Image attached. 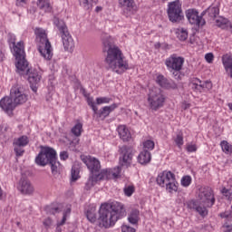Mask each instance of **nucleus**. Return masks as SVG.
Segmentation results:
<instances>
[{
    "mask_svg": "<svg viewBox=\"0 0 232 232\" xmlns=\"http://www.w3.org/2000/svg\"><path fill=\"white\" fill-rule=\"evenodd\" d=\"M103 52L105 55V64L108 70H111L115 73H124L126 70H130V65L124 58L122 51L113 44V39L111 36H106L102 39Z\"/></svg>",
    "mask_w": 232,
    "mask_h": 232,
    "instance_id": "1",
    "label": "nucleus"
},
{
    "mask_svg": "<svg viewBox=\"0 0 232 232\" xmlns=\"http://www.w3.org/2000/svg\"><path fill=\"white\" fill-rule=\"evenodd\" d=\"M14 55L16 60V70L20 75H27L28 82L34 86V84H39L41 82V74L34 69L28 67V61H26V54L24 53V43L18 42L15 44V41L13 42Z\"/></svg>",
    "mask_w": 232,
    "mask_h": 232,
    "instance_id": "2",
    "label": "nucleus"
},
{
    "mask_svg": "<svg viewBox=\"0 0 232 232\" xmlns=\"http://www.w3.org/2000/svg\"><path fill=\"white\" fill-rule=\"evenodd\" d=\"M124 215H126V209L120 202L113 201L111 204L102 205L99 210V225L105 228L111 227Z\"/></svg>",
    "mask_w": 232,
    "mask_h": 232,
    "instance_id": "3",
    "label": "nucleus"
},
{
    "mask_svg": "<svg viewBox=\"0 0 232 232\" xmlns=\"http://www.w3.org/2000/svg\"><path fill=\"white\" fill-rule=\"evenodd\" d=\"M200 201L190 199L187 201V208L198 213L200 217H208V208L215 204V196L210 187H201L198 195Z\"/></svg>",
    "mask_w": 232,
    "mask_h": 232,
    "instance_id": "4",
    "label": "nucleus"
},
{
    "mask_svg": "<svg viewBox=\"0 0 232 232\" xmlns=\"http://www.w3.org/2000/svg\"><path fill=\"white\" fill-rule=\"evenodd\" d=\"M38 166H46L50 164L53 175H57L63 170V165L57 160V152L50 147L43 148L35 158Z\"/></svg>",
    "mask_w": 232,
    "mask_h": 232,
    "instance_id": "5",
    "label": "nucleus"
},
{
    "mask_svg": "<svg viewBox=\"0 0 232 232\" xmlns=\"http://www.w3.org/2000/svg\"><path fill=\"white\" fill-rule=\"evenodd\" d=\"M37 41H39L38 52L45 61H52L53 57V50L52 49V44L48 40L46 31L43 28H36L34 30Z\"/></svg>",
    "mask_w": 232,
    "mask_h": 232,
    "instance_id": "6",
    "label": "nucleus"
},
{
    "mask_svg": "<svg viewBox=\"0 0 232 232\" xmlns=\"http://www.w3.org/2000/svg\"><path fill=\"white\" fill-rule=\"evenodd\" d=\"M54 24L57 26L61 34L64 51L72 53V52H73V48H75V44L73 43V38H72V35L68 31L66 24H64V21L59 20V18H54Z\"/></svg>",
    "mask_w": 232,
    "mask_h": 232,
    "instance_id": "7",
    "label": "nucleus"
},
{
    "mask_svg": "<svg viewBox=\"0 0 232 232\" xmlns=\"http://www.w3.org/2000/svg\"><path fill=\"white\" fill-rule=\"evenodd\" d=\"M121 173V167H118L117 171L113 172L110 169H102L100 174H91L87 182L85 183L86 191H90L91 188L97 184L98 180L109 179L113 177V179H117L119 174Z\"/></svg>",
    "mask_w": 232,
    "mask_h": 232,
    "instance_id": "8",
    "label": "nucleus"
},
{
    "mask_svg": "<svg viewBox=\"0 0 232 232\" xmlns=\"http://www.w3.org/2000/svg\"><path fill=\"white\" fill-rule=\"evenodd\" d=\"M157 184L161 188H166L171 193V191H178L179 182L175 179V174L171 171H163L159 174L157 179Z\"/></svg>",
    "mask_w": 232,
    "mask_h": 232,
    "instance_id": "9",
    "label": "nucleus"
},
{
    "mask_svg": "<svg viewBox=\"0 0 232 232\" xmlns=\"http://www.w3.org/2000/svg\"><path fill=\"white\" fill-rule=\"evenodd\" d=\"M148 102L150 110L157 111V110H160V108L164 106V102H166V96L162 94V91L160 89L154 87L150 91Z\"/></svg>",
    "mask_w": 232,
    "mask_h": 232,
    "instance_id": "10",
    "label": "nucleus"
},
{
    "mask_svg": "<svg viewBox=\"0 0 232 232\" xmlns=\"http://www.w3.org/2000/svg\"><path fill=\"white\" fill-rule=\"evenodd\" d=\"M167 14L170 23H180V21L184 19V13L182 12V4H180V0L169 3Z\"/></svg>",
    "mask_w": 232,
    "mask_h": 232,
    "instance_id": "11",
    "label": "nucleus"
},
{
    "mask_svg": "<svg viewBox=\"0 0 232 232\" xmlns=\"http://www.w3.org/2000/svg\"><path fill=\"white\" fill-rule=\"evenodd\" d=\"M10 97L16 106L24 104L28 101V96L24 93V89L20 84H14L10 90Z\"/></svg>",
    "mask_w": 232,
    "mask_h": 232,
    "instance_id": "12",
    "label": "nucleus"
},
{
    "mask_svg": "<svg viewBox=\"0 0 232 232\" xmlns=\"http://www.w3.org/2000/svg\"><path fill=\"white\" fill-rule=\"evenodd\" d=\"M121 166H130L133 159V148L131 146L123 145L119 149Z\"/></svg>",
    "mask_w": 232,
    "mask_h": 232,
    "instance_id": "13",
    "label": "nucleus"
},
{
    "mask_svg": "<svg viewBox=\"0 0 232 232\" xmlns=\"http://www.w3.org/2000/svg\"><path fill=\"white\" fill-rule=\"evenodd\" d=\"M165 64L169 70L180 72L184 66V57L172 54L166 59Z\"/></svg>",
    "mask_w": 232,
    "mask_h": 232,
    "instance_id": "14",
    "label": "nucleus"
},
{
    "mask_svg": "<svg viewBox=\"0 0 232 232\" xmlns=\"http://www.w3.org/2000/svg\"><path fill=\"white\" fill-rule=\"evenodd\" d=\"M83 164H85L91 171V175H99V171H101V161H99L96 158L82 156L81 157Z\"/></svg>",
    "mask_w": 232,
    "mask_h": 232,
    "instance_id": "15",
    "label": "nucleus"
},
{
    "mask_svg": "<svg viewBox=\"0 0 232 232\" xmlns=\"http://www.w3.org/2000/svg\"><path fill=\"white\" fill-rule=\"evenodd\" d=\"M187 19L190 23V24H194L195 26H204L206 24V20L202 18V16L198 15V11L195 9H188L186 12Z\"/></svg>",
    "mask_w": 232,
    "mask_h": 232,
    "instance_id": "16",
    "label": "nucleus"
},
{
    "mask_svg": "<svg viewBox=\"0 0 232 232\" xmlns=\"http://www.w3.org/2000/svg\"><path fill=\"white\" fill-rule=\"evenodd\" d=\"M118 108V105L116 103H113L110 106H105L102 108L100 111L99 109L96 108V111L93 112V117L96 118V121H104L111 111L116 110Z\"/></svg>",
    "mask_w": 232,
    "mask_h": 232,
    "instance_id": "17",
    "label": "nucleus"
},
{
    "mask_svg": "<svg viewBox=\"0 0 232 232\" xmlns=\"http://www.w3.org/2000/svg\"><path fill=\"white\" fill-rule=\"evenodd\" d=\"M18 191L22 193V195H32L34 193V186L30 179L26 178H21L17 186Z\"/></svg>",
    "mask_w": 232,
    "mask_h": 232,
    "instance_id": "18",
    "label": "nucleus"
},
{
    "mask_svg": "<svg viewBox=\"0 0 232 232\" xmlns=\"http://www.w3.org/2000/svg\"><path fill=\"white\" fill-rule=\"evenodd\" d=\"M0 107L5 113H12L17 107L12 97L5 96L0 101Z\"/></svg>",
    "mask_w": 232,
    "mask_h": 232,
    "instance_id": "19",
    "label": "nucleus"
},
{
    "mask_svg": "<svg viewBox=\"0 0 232 232\" xmlns=\"http://www.w3.org/2000/svg\"><path fill=\"white\" fill-rule=\"evenodd\" d=\"M156 82L161 88H165V90H177L178 85L175 82L171 80H168V78L164 77V75H159L156 79Z\"/></svg>",
    "mask_w": 232,
    "mask_h": 232,
    "instance_id": "20",
    "label": "nucleus"
},
{
    "mask_svg": "<svg viewBox=\"0 0 232 232\" xmlns=\"http://www.w3.org/2000/svg\"><path fill=\"white\" fill-rule=\"evenodd\" d=\"M222 64L230 79H232V54L226 53L221 57Z\"/></svg>",
    "mask_w": 232,
    "mask_h": 232,
    "instance_id": "21",
    "label": "nucleus"
},
{
    "mask_svg": "<svg viewBox=\"0 0 232 232\" xmlns=\"http://www.w3.org/2000/svg\"><path fill=\"white\" fill-rule=\"evenodd\" d=\"M118 133L120 135V139L123 142H129V140H131V133H130V130L128 128H126V125H120L118 127Z\"/></svg>",
    "mask_w": 232,
    "mask_h": 232,
    "instance_id": "22",
    "label": "nucleus"
},
{
    "mask_svg": "<svg viewBox=\"0 0 232 232\" xmlns=\"http://www.w3.org/2000/svg\"><path fill=\"white\" fill-rule=\"evenodd\" d=\"M138 162L141 165L150 164L151 162V152L143 150L138 156Z\"/></svg>",
    "mask_w": 232,
    "mask_h": 232,
    "instance_id": "23",
    "label": "nucleus"
},
{
    "mask_svg": "<svg viewBox=\"0 0 232 232\" xmlns=\"http://www.w3.org/2000/svg\"><path fill=\"white\" fill-rule=\"evenodd\" d=\"M216 24L222 30H231L232 32V24L227 18L219 16L218 19H216Z\"/></svg>",
    "mask_w": 232,
    "mask_h": 232,
    "instance_id": "24",
    "label": "nucleus"
},
{
    "mask_svg": "<svg viewBox=\"0 0 232 232\" xmlns=\"http://www.w3.org/2000/svg\"><path fill=\"white\" fill-rule=\"evenodd\" d=\"M86 218L89 220V222H92V224L96 222L97 221V208L95 207L89 208L86 212Z\"/></svg>",
    "mask_w": 232,
    "mask_h": 232,
    "instance_id": "25",
    "label": "nucleus"
},
{
    "mask_svg": "<svg viewBox=\"0 0 232 232\" xmlns=\"http://www.w3.org/2000/svg\"><path fill=\"white\" fill-rule=\"evenodd\" d=\"M29 142H30V140L27 138V136L24 135V136L19 137L18 139H14L13 145L24 148V146H28Z\"/></svg>",
    "mask_w": 232,
    "mask_h": 232,
    "instance_id": "26",
    "label": "nucleus"
},
{
    "mask_svg": "<svg viewBox=\"0 0 232 232\" xmlns=\"http://www.w3.org/2000/svg\"><path fill=\"white\" fill-rule=\"evenodd\" d=\"M119 5L129 12L135 8V2L133 0H119Z\"/></svg>",
    "mask_w": 232,
    "mask_h": 232,
    "instance_id": "27",
    "label": "nucleus"
},
{
    "mask_svg": "<svg viewBox=\"0 0 232 232\" xmlns=\"http://www.w3.org/2000/svg\"><path fill=\"white\" fill-rule=\"evenodd\" d=\"M140 215V212L138 209H132L128 218L130 224H138Z\"/></svg>",
    "mask_w": 232,
    "mask_h": 232,
    "instance_id": "28",
    "label": "nucleus"
},
{
    "mask_svg": "<svg viewBox=\"0 0 232 232\" xmlns=\"http://www.w3.org/2000/svg\"><path fill=\"white\" fill-rule=\"evenodd\" d=\"M37 6L40 10H44V12H52V6L50 5V1L48 0H38Z\"/></svg>",
    "mask_w": 232,
    "mask_h": 232,
    "instance_id": "29",
    "label": "nucleus"
},
{
    "mask_svg": "<svg viewBox=\"0 0 232 232\" xmlns=\"http://www.w3.org/2000/svg\"><path fill=\"white\" fill-rule=\"evenodd\" d=\"M207 14L210 19H215L220 14V9L218 6H210L207 9Z\"/></svg>",
    "mask_w": 232,
    "mask_h": 232,
    "instance_id": "30",
    "label": "nucleus"
},
{
    "mask_svg": "<svg viewBox=\"0 0 232 232\" xmlns=\"http://www.w3.org/2000/svg\"><path fill=\"white\" fill-rule=\"evenodd\" d=\"M221 148L224 151V153H227V155H231L232 153V145L229 144V142H227V140H223L220 143Z\"/></svg>",
    "mask_w": 232,
    "mask_h": 232,
    "instance_id": "31",
    "label": "nucleus"
},
{
    "mask_svg": "<svg viewBox=\"0 0 232 232\" xmlns=\"http://www.w3.org/2000/svg\"><path fill=\"white\" fill-rule=\"evenodd\" d=\"M176 35L179 41H186L188 39V31L186 29H178Z\"/></svg>",
    "mask_w": 232,
    "mask_h": 232,
    "instance_id": "32",
    "label": "nucleus"
},
{
    "mask_svg": "<svg viewBox=\"0 0 232 232\" xmlns=\"http://www.w3.org/2000/svg\"><path fill=\"white\" fill-rule=\"evenodd\" d=\"M72 133L75 137H81V133H82V123L75 124L72 129Z\"/></svg>",
    "mask_w": 232,
    "mask_h": 232,
    "instance_id": "33",
    "label": "nucleus"
},
{
    "mask_svg": "<svg viewBox=\"0 0 232 232\" xmlns=\"http://www.w3.org/2000/svg\"><path fill=\"white\" fill-rule=\"evenodd\" d=\"M211 88H213V83H211L209 81H206L201 83V87H199L198 92H209Z\"/></svg>",
    "mask_w": 232,
    "mask_h": 232,
    "instance_id": "34",
    "label": "nucleus"
},
{
    "mask_svg": "<svg viewBox=\"0 0 232 232\" xmlns=\"http://www.w3.org/2000/svg\"><path fill=\"white\" fill-rule=\"evenodd\" d=\"M202 81L198 78H192L191 79V84H192V90H195L196 92H198V90L202 87Z\"/></svg>",
    "mask_w": 232,
    "mask_h": 232,
    "instance_id": "35",
    "label": "nucleus"
},
{
    "mask_svg": "<svg viewBox=\"0 0 232 232\" xmlns=\"http://www.w3.org/2000/svg\"><path fill=\"white\" fill-rule=\"evenodd\" d=\"M93 0H79V4L84 10H90L92 8V3Z\"/></svg>",
    "mask_w": 232,
    "mask_h": 232,
    "instance_id": "36",
    "label": "nucleus"
},
{
    "mask_svg": "<svg viewBox=\"0 0 232 232\" xmlns=\"http://www.w3.org/2000/svg\"><path fill=\"white\" fill-rule=\"evenodd\" d=\"M45 211L47 215H56V213H61V208L59 207H46Z\"/></svg>",
    "mask_w": 232,
    "mask_h": 232,
    "instance_id": "37",
    "label": "nucleus"
},
{
    "mask_svg": "<svg viewBox=\"0 0 232 232\" xmlns=\"http://www.w3.org/2000/svg\"><path fill=\"white\" fill-rule=\"evenodd\" d=\"M126 197H131L135 193V187L133 185L127 186L123 188Z\"/></svg>",
    "mask_w": 232,
    "mask_h": 232,
    "instance_id": "38",
    "label": "nucleus"
},
{
    "mask_svg": "<svg viewBox=\"0 0 232 232\" xmlns=\"http://www.w3.org/2000/svg\"><path fill=\"white\" fill-rule=\"evenodd\" d=\"M14 151L16 154V157H23L24 154V149L18 145H14Z\"/></svg>",
    "mask_w": 232,
    "mask_h": 232,
    "instance_id": "39",
    "label": "nucleus"
},
{
    "mask_svg": "<svg viewBox=\"0 0 232 232\" xmlns=\"http://www.w3.org/2000/svg\"><path fill=\"white\" fill-rule=\"evenodd\" d=\"M70 213H72V208H66V210L63 212V219L59 223V226H64V224H66V218L69 217Z\"/></svg>",
    "mask_w": 232,
    "mask_h": 232,
    "instance_id": "40",
    "label": "nucleus"
},
{
    "mask_svg": "<svg viewBox=\"0 0 232 232\" xmlns=\"http://www.w3.org/2000/svg\"><path fill=\"white\" fill-rule=\"evenodd\" d=\"M221 193L227 198L228 200H232V189L223 188Z\"/></svg>",
    "mask_w": 232,
    "mask_h": 232,
    "instance_id": "41",
    "label": "nucleus"
},
{
    "mask_svg": "<svg viewBox=\"0 0 232 232\" xmlns=\"http://www.w3.org/2000/svg\"><path fill=\"white\" fill-rule=\"evenodd\" d=\"M144 150H154L155 142L153 140H148L143 143Z\"/></svg>",
    "mask_w": 232,
    "mask_h": 232,
    "instance_id": "42",
    "label": "nucleus"
},
{
    "mask_svg": "<svg viewBox=\"0 0 232 232\" xmlns=\"http://www.w3.org/2000/svg\"><path fill=\"white\" fill-rule=\"evenodd\" d=\"M191 184V176H185L181 179V186L188 188Z\"/></svg>",
    "mask_w": 232,
    "mask_h": 232,
    "instance_id": "43",
    "label": "nucleus"
},
{
    "mask_svg": "<svg viewBox=\"0 0 232 232\" xmlns=\"http://www.w3.org/2000/svg\"><path fill=\"white\" fill-rule=\"evenodd\" d=\"M175 142L179 148L184 144V137L182 136V133H179L175 139Z\"/></svg>",
    "mask_w": 232,
    "mask_h": 232,
    "instance_id": "44",
    "label": "nucleus"
},
{
    "mask_svg": "<svg viewBox=\"0 0 232 232\" xmlns=\"http://www.w3.org/2000/svg\"><path fill=\"white\" fill-rule=\"evenodd\" d=\"M111 99L108 97H100L96 99V104H108Z\"/></svg>",
    "mask_w": 232,
    "mask_h": 232,
    "instance_id": "45",
    "label": "nucleus"
},
{
    "mask_svg": "<svg viewBox=\"0 0 232 232\" xmlns=\"http://www.w3.org/2000/svg\"><path fill=\"white\" fill-rule=\"evenodd\" d=\"M87 102L89 106L92 108V111L97 113V106H95V102H93V98H88Z\"/></svg>",
    "mask_w": 232,
    "mask_h": 232,
    "instance_id": "46",
    "label": "nucleus"
},
{
    "mask_svg": "<svg viewBox=\"0 0 232 232\" xmlns=\"http://www.w3.org/2000/svg\"><path fill=\"white\" fill-rule=\"evenodd\" d=\"M79 179V171L74 168L72 169V180L75 182Z\"/></svg>",
    "mask_w": 232,
    "mask_h": 232,
    "instance_id": "47",
    "label": "nucleus"
},
{
    "mask_svg": "<svg viewBox=\"0 0 232 232\" xmlns=\"http://www.w3.org/2000/svg\"><path fill=\"white\" fill-rule=\"evenodd\" d=\"M121 232H135V228L128 225H123L121 226Z\"/></svg>",
    "mask_w": 232,
    "mask_h": 232,
    "instance_id": "48",
    "label": "nucleus"
},
{
    "mask_svg": "<svg viewBox=\"0 0 232 232\" xmlns=\"http://www.w3.org/2000/svg\"><path fill=\"white\" fill-rule=\"evenodd\" d=\"M205 59L207 63H213V59H215V55L212 53H208L205 55Z\"/></svg>",
    "mask_w": 232,
    "mask_h": 232,
    "instance_id": "49",
    "label": "nucleus"
},
{
    "mask_svg": "<svg viewBox=\"0 0 232 232\" xmlns=\"http://www.w3.org/2000/svg\"><path fill=\"white\" fill-rule=\"evenodd\" d=\"M221 218H227V220H230L232 218V213L231 212H224L220 214Z\"/></svg>",
    "mask_w": 232,
    "mask_h": 232,
    "instance_id": "50",
    "label": "nucleus"
},
{
    "mask_svg": "<svg viewBox=\"0 0 232 232\" xmlns=\"http://www.w3.org/2000/svg\"><path fill=\"white\" fill-rule=\"evenodd\" d=\"M187 150L189 152V153H193V151H197V145H188L187 146Z\"/></svg>",
    "mask_w": 232,
    "mask_h": 232,
    "instance_id": "51",
    "label": "nucleus"
},
{
    "mask_svg": "<svg viewBox=\"0 0 232 232\" xmlns=\"http://www.w3.org/2000/svg\"><path fill=\"white\" fill-rule=\"evenodd\" d=\"M172 72H173L172 75L173 77H175L177 81H180L182 79L179 72L180 71H172Z\"/></svg>",
    "mask_w": 232,
    "mask_h": 232,
    "instance_id": "52",
    "label": "nucleus"
},
{
    "mask_svg": "<svg viewBox=\"0 0 232 232\" xmlns=\"http://www.w3.org/2000/svg\"><path fill=\"white\" fill-rule=\"evenodd\" d=\"M60 159H61V160H66V159H68V152L67 151H62L60 153Z\"/></svg>",
    "mask_w": 232,
    "mask_h": 232,
    "instance_id": "53",
    "label": "nucleus"
},
{
    "mask_svg": "<svg viewBox=\"0 0 232 232\" xmlns=\"http://www.w3.org/2000/svg\"><path fill=\"white\" fill-rule=\"evenodd\" d=\"M44 226H45V227H50V226H52V218H48L44 221Z\"/></svg>",
    "mask_w": 232,
    "mask_h": 232,
    "instance_id": "54",
    "label": "nucleus"
},
{
    "mask_svg": "<svg viewBox=\"0 0 232 232\" xmlns=\"http://www.w3.org/2000/svg\"><path fill=\"white\" fill-rule=\"evenodd\" d=\"M191 105L188 102H183L181 105L182 110H188Z\"/></svg>",
    "mask_w": 232,
    "mask_h": 232,
    "instance_id": "55",
    "label": "nucleus"
},
{
    "mask_svg": "<svg viewBox=\"0 0 232 232\" xmlns=\"http://www.w3.org/2000/svg\"><path fill=\"white\" fill-rule=\"evenodd\" d=\"M59 224H61V222H58V223H57L56 232H61V231H63V229L61 228V226H63V225H59Z\"/></svg>",
    "mask_w": 232,
    "mask_h": 232,
    "instance_id": "56",
    "label": "nucleus"
},
{
    "mask_svg": "<svg viewBox=\"0 0 232 232\" xmlns=\"http://www.w3.org/2000/svg\"><path fill=\"white\" fill-rule=\"evenodd\" d=\"M232 231V227L229 226H227V228L224 230V232H231Z\"/></svg>",
    "mask_w": 232,
    "mask_h": 232,
    "instance_id": "57",
    "label": "nucleus"
},
{
    "mask_svg": "<svg viewBox=\"0 0 232 232\" xmlns=\"http://www.w3.org/2000/svg\"><path fill=\"white\" fill-rule=\"evenodd\" d=\"M205 14H208V10L203 11L201 13V14L199 15V17H201V19H204L203 17H204Z\"/></svg>",
    "mask_w": 232,
    "mask_h": 232,
    "instance_id": "58",
    "label": "nucleus"
},
{
    "mask_svg": "<svg viewBox=\"0 0 232 232\" xmlns=\"http://www.w3.org/2000/svg\"><path fill=\"white\" fill-rule=\"evenodd\" d=\"M0 200H3V189L0 187Z\"/></svg>",
    "mask_w": 232,
    "mask_h": 232,
    "instance_id": "59",
    "label": "nucleus"
},
{
    "mask_svg": "<svg viewBox=\"0 0 232 232\" xmlns=\"http://www.w3.org/2000/svg\"><path fill=\"white\" fill-rule=\"evenodd\" d=\"M46 101L47 102H52V96H47Z\"/></svg>",
    "mask_w": 232,
    "mask_h": 232,
    "instance_id": "60",
    "label": "nucleus"
},
{
    "mask_svg": "<svg viewBox=\"0 0 232 232\" xmlns=\"http://www.w3.org/2000/svg\"><path fill=\"white\" fill-rule=\"evenodd\" d=\"M3 57H5V54L0 51V62L3 61Z\"/></svg>",
    "mask_w": 232,
    "mask_h": 232,
    "instance_id": "61",
    "label": "nucleus"
},
{
    "mask_svg": "<svg viewBox=\"0 0 232 232\" xmlns=\"http://www.w3.org/2000/svg\"><path fill=\"white\" fill-rule=\"evenodd\" d=\"M101 10H102V7H101V6L96 7V12H101Z\"/></svg>",
    "mask_w": 232,
    "mask_h": 232,
    "instance_id": "62",
    "label": "nucleus"
},
{
    "mask_svg": "<svg viewBox=\"0 0 232 232\" xmlns=\"http://www.w3.org/2000/svg\"><path fill=\"white\" fill-rule=\"evenodd\" d=\"M17 3H25L26 0H16Z\"/></svg>",
    "mask_w": 232,
    "mask_h": 232,
    "instance_id": "63",
    "label": "nucleus"
}]
</instances>
